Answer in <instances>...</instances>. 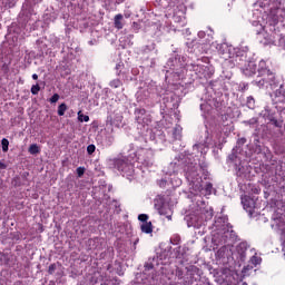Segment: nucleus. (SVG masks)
I'll list each match as a JSON object with an SVG mask.
<instances>
[{
  "instance_id": "5701e85b",
  "label": "nucleus",
  "mask_w": 285,
  "mask_h": 285,
  "mask_svg": "<svg viewBox=\"0 0 285 285\" xmlns=\"http://www.w3.org/2000/svg\"><path fill=\"white\" fill-rule=\"evenodd\" d=\"M1 145H2V151L8 153V147L10 146V141L7 138H3L1 140Z\"/></svg>"
},
{
  "instance_id": "aec40b11",
  "label": "nucleus",
  "mask_w": 285,
  "mask_h": 285,
  "mask_svg": "<svg viewBox=\"0 0 285 285\" xmlns=\"http://www.w3.org/2000/svg\"><path fill=\"white\" fill-rule=\"evenodd\" d=\"M29 153L30 155H39L40 153L39 146L37 144L30 145Z\"/></svg>"
},
{
  "instance_id": "72a5a7b5",
  "label": "nucleus",
  "mask_w": 285,
  "mask_h": 285,
  "mask_svg": "<svg viewBox=\"0 0 285 285\" xmlns=\"http://www.w3.org/2000/svg\"><path fill=\"white\" fill-rule=\"evenodd\" d=\"M53 48H59V39L53 37Z\"/></svg>"
},
{
  "instance_id": "6e6552de",
  "label": "nucleus",
  "mask_w": 285,
  "mask_h": 285,
  "mask_svg": "<svg viewBox=\"0 0 285 285\" xmlns=\"http://www.w3.org/2000/svg\"><path fill=\"white\" fill-rule=\"evenodd\" d=\"M198 37L199 39H205L203 40L200 43L203 45L202 50H199V52H208V46H210V48H215V50H217V52H219V43L217 42H212L213 41V33H207L205 31H199L198 32Z\"/></svg>"
},
{
  "instance_id": "7c9ffc66",
  "label": "nucleus",
  "mask_w": 285,
  "mask_h": 285,
  "mask_svg": "<svg viewBox=\"0 0 285 285\" xmlns=\"http://www.w3.org/2000/svg\"><path fill=\"white\" fill-rule=\"evenodd\" d=\"M76 171H77L78 177H83V173H86V168H83V167H78V168L76 169Z\"/></svg>"
},
{
  "instance_id": "2f4dec72",
  "label": "nucleus",
  "mask_w": 285,
  "mask_h": 285,
  "mask_svg": "<svg viewBox=\"0 0 285 285\" xmlns=\"http://www.w3.org/2000/svg\"><path fill=\"white\" fill-rule=\"evenodd\" d=\"M50 104H57L59 101V94H55L50 99Z\"/></svg>"
},
{
  "instance_id": "cd10ccee",
  "label": "nucleus",
  "mask_w": 285,
  "mask_h": 285,
  "mask_svg": "<svg viewBox=\"0 0 285 285\" xmlns=\"http://www.w3.org/2000/svg\"><path fill=\"white\" fill-rule=\"evenodd\" d=\"M39 90H41V87H39V85H33L31 87V94L33 95H39Z\"/></svg>"
},
{
  "instance_id": "c756f323",
  "label": "nucleus",
  "mask_w": 285,
  "mask_h": 285,
  "mask_svg": "<svg viewBox=\"0 0 285 285\" xmlns=\"http://www.w3.org/2000/svg\"><path fill=\"white\" fill-rule=\"evenodd\" d=\"M220 220L223 219V224H224V226H228V218L225 216V217H223V218H219ZM219 219L215 223L216 224V228H219V225H217V224H219Z\"/></svg>"
},
{
  "instance_id": "a878e982",
  "label": "nucleus",
  "mask_w": 285,
  "mask_h": 285,
  "mask_svg": "<svg viewBox=\"0 0 285 285\" xmlns=\"http://www.w3.org/2000/svg\"><path fill=\"white\" fill-rule=\"evenodd\" d=\"M138 220L141 222V224L148 223V215L146 214L138 215Z\"/></svg>"
},
{
  "instance_id": "39448f33",
  "label": "nucleus",
  "mask_w": 285,
  "mask_h": 285,
  "mask_svg": "<svg viewBox=\"0 0 285 285\" xmlns=\"http://www.w3.org/2000/svg\"><path fill=\"white\" fill-rule=\"evenodd\" d=\"M135 117L138 124V128L142 130V132L146 131L145 134L146 141H148V139L149 141H155L157 139V136H155V132H153L149 128L153 119L150 118V115L146 114V109H136Z\"/></svg>"
},
{
  "instance_id": "f257e3e1",
  "label": "nucleus",
  "mask_w": 285,
  "mask_h": 285,
  "mask_svg": "<svg viewBox=\"0 0 285 285\" xmlns=\"http://www.w3.org/2000/svg\"><path fill=\"white\" fill-rule=\"evenodd\" d=\"M209 144L210 138L207 137L204 142L194 145L191 155L183 160L173 161L163 169L165 178L159 181L160 188H166L168 184L174 188H179L181 186V178L177 175H179V170H181V165L184 164V173L188 183L189 193L195 197L194 202H196L198 207L193 214L185 216L188 228H202L206 222L213 219V207L206 205V200H204V197L213 195V184H204L202 173L205 169L204 165L199 163V157L204 158V155L208 153Z\"/></svg>"
},
{
  "instance_id": "c03bdc74",
  "label": "nucleus",
  "mask_w": 285,
  "mask_h": 285,
  "mask_svg": "<svg viewBox=\"0 0 285 285\" xmlns=\"http://www.w3.org/2000/svg\"><path fill=\"white\" fill-rule=\"evenodd\" d=\"M49 271H52V266L49 267Z\"/></svg>"
},
{
  "instance_id": "7ed1b4c3",
  "label": "nucleus",
  "mask_w": 285,
  "mask_h": 285,
  "mask_svg": "<svg viewBox=\"0 0 285 285\" xmlns=\"http://www.w3.org/2000/svg\"><path fill=\"white\" fill-rule=\"evenodd\" d=\"M218 55L232 66H238L245 77H253L257 72V65L248 60V47H233L228 43L218 45Z\"/></svg>"
},
{
  "instance_id": "4c0bfd02",
  "label": "nucleus",
  "mask_w": 285,
  "mask_h": 285,
  "mask_svg": "<svg viewBox=\"0 0 285 285\" xmlns=\"http://www.w3.org/2000/svg\"><path fill=\"white\" fill-rule=\"evenodd\" d=\"M6 168V165L3 163H0V169Z\"/></svg>"
},
{
  "instance_id": "f704fd0d",
  "label": "nucleus",
  "mask_w": 285,
  "mask_h": 285,
  "mask_svg": "<svg viewBox=\"0 0 285 285\" xmlns=\"http://www.w3.org/2000/svg\"><path fill=\"white\" fill-rule=\"evenodd\" d=\"M238 145L240 146H244V144H246V138H240L238 141H237Z\"/></svg>"
},
{
  "instance_id": "c9c22d12",
  "label": "nucleus",
  "mask_w": 285,
  "mask_h": 285,
  "mask_svg": "<svg viewBox=\"0 0 285 285\" xmlns=\"http://www.w3.org/2000/svg\"><path fill=\"white\" fill-rule=\"evenodd\" d=\"M134 29L136 30V32L139 30V23L134 22Z\"/></svg>"
},
{
  "instance_id": "37998d69",
  "label": "nucleus",
  "mask_w": 285,
  "mask_h": 285,
  "mask_svg": "<svg viewBox=\"0 0 285 285\" xmlns=\"http://www.w3.org/2000/svg\"><path fill=\"white\" fill-rule=\"evenodd\" d=\"M138 243H139V239H137V240L135 242V245L138 244Z\"/></svg>"
},
{
  "instance_id": "4be33fe9",
  "label": "nucleus",
  "mask_w": 285,
  "mask_h": 285,
  "mask_svg": "<svg viewBox=\"0 0 285 285\" xmlns=\"http://www.w3.org/2000/svg\"><path fill=\"white\" fill-rule=\"evenodd\" d=\"M247 108H249L250 110L255 108V98H253V96L247 97Z\"/></svg>"
},
{
  "instance_id": "393cba45",
  "label": "nucleus",
  "mask_w": 285,
  "mask_h": 285,
  "mask_svg": "<svg viewBox=\"0 0 285 285\" xmlns=\"http://www.w3.org/2000/svg\"><path fill=\"white\" fill-rule=\"evenodd\" d=\"M109 86H110L111 88H119V87H121V80H119V79H114V80L110 81Z\"/></svg>"
},
{
  "instance_id": "dca6fc26",
  "label": "nucleus",
  "mask_w": 285,
  "mask_h": 285,
  "mask_svg": "<svg viewBox=\"0 0 285 285\" xmlns=\"http://www.w3.org/2000/svg\"><path fill=\"white\" fill-rule=\"evenodd\" d=\"M171 135L175 140L181 139V126L176 125L171 130Z\"/></svg>"
},
{
  "instance_id": "a19ab883",
  "label": "nucleus",
  "mask_w": 285,
  "mask_h": 285,
  "mask_svg": "<svg viewBox=\"0 0 285 285\" xmlns=\"http://www.w3.org/2000/svg\"><path fill=\"white\" fill-rule=\"evenodd\" d=\"M255 121H257V120H256V119H252V120H250V124H255Z\"/></svg>"
},
{
  "instance_id": "20e7f679",
  "label": "nucleus",
  "mask_w": 285,
  "mask_h": 285,
  "mask_svg": "<svg viewBox=\"0 0 285 285\" xmlns=\"http://www.w3.org/2000/svg\"><path fill=\"white\" fill-rule=\"evenodd\" d=\"M258 78L254 81V86L257 88H271L275 90L277 82L275 81V73L268 69L266 61L261 60L257 67Z\"/></svg>"
},
{
  "instance_id": "ea45409f",
  "label": "nucleus",
  "mask_w": 285,
  "mask_h": 285,
  "mask_svg": "<svg viewBox=\"0 0 285 285\" xmlns=\"http://www.w3.org/2000/svg\"><path fill=\"white\" fill-rule=\"evenodd\" d=\"M24 21H26L27 23H29V22H30V20H29L28 18H24Z\"/></svg>"
},
{
  "instance_id": "e433bc0d",
  "label": "nucleus",
  "mask_w": 285,
  "mask_h": 285,
  "mask_svg": "<svg viewBox=\"0 0 285 285\" xmlns=\"http://www.w3.org/2000/svg\"><path fill=\"white\" fill-rule=\"evenodd\" d=\"M32 79H35V80L39 79V76L37 73H33Z\"/></svg>"
},
{
  "instance_id": "2eb2a0df",
  "label": "nucleus",
  "mask_w": 285,
  "mask_h": 285,
  "mask_svg": "<svg viewBox=\"0 0 285 285\" xmlns=\"http://www.w3.org/2000/svg\"><path fill=\"white\" fill-rule=\"evenodd\" d=\"M122 20H124V16L121 13H118L115 16L114 23L117 30H121L124 28V22H121Z\"/></svg>"
},
{
  "instance_id": "f03ea898",
  "label": "nucleus",
  "mask_w": 285,
  "mask_h": 285,
  "mask_svg": "<svg viewBox=\"0 0 285 285\" xmlns=\"http://www.w3.org/2000/svg\"><path fill=\"white\" fill-rule=\"evenodd\" d=\"M135 157L137 164L136 169L135 165L126 157L109 159V166H114V168L121 173L122 177H127L129 181H132V179L139 177L141 168H150L153 166L154 153L150 149L139 148L136 150Z\"/></svg>"
},
{
  "instance_id": "c85d7f7f",
  "label": "nucleus",
  "mask_w": 285,
  "mask_h": 285,
  "mask_svg": "<svg viewBox=\"0 0 285 285\" xmlns=\"http://www.w3.org/2000/svg\"><path fill=\"white\" fill-rule=\"evenodd\" d=\"M97 150V147L95 145H88L87 153L88 155H92Z\"/></svg>"
},
{
  "instance_id": "9b49d317",
  "label": "nucleus",
  "mask_w": 285,
  "mask_h": 285,
  "mask_svg": "<svg viewBox=\"0 0 285 285\" xmlns=\"http://www.w3.org/2000/svg\"><path fill=\"white\" fill-rule=\"evenodd\" d=\"M114 144H115V135L112 134V127H109L107 125L104 132L102 145H105L108 148Z\"/></svg>"
},
{
  "instance_id": "4468645a",
  "label": "nucleus",
  "mask_w": 285,
  "mask_h": 285,
  "mask_svg": "<svg viewBox=\"0 0 285 285\" xmlns=\"http://www.w3.org/2000/svg\"><path fill=\"white\" fill-rule=\"evenodd\" d=\"M141 233H145L146 235H150L153 233V223H141L140 225Z\"/></svg>"
},
{
  "instance_id": "6ab92c4d",
  "label": "nucleus",
  "mask_w": 285,
  "mask_h": 285,
  "mask_svg": "<svg viewBox=\"0 0 285 285\" xmlns=\"http://www.w3.org/2000/svg\"><path fill=\"white\" fill-rule=\"evenodd\" d=\"M78 121L81 124L90 121V117L88 115H83L81 111H78Z\"/></svg>"
},
{
  "instance_id": "ddd939ff",
  "label": "nucleus",
  "mask_w": 285,
  "mask_h": 285,
  "mask_svg": "<svg viewBox=\"0 0 285 285\" xmlns=\"http://www.w3.org/2000/svg\"><path fill=\"white\" fill-rule=\"evenodd\" d=\"M250 253L253 254V256L249 258V264L252 266H259V264H262V256L257 254L255 248H252Z\"/></svg>"
},
{
  "instance_id": "423d86ee",
  "label": "nucleus",
  "mask_w": 285,
  "mask_h": 285,
  "mask_svg": "<svg viewBox=\"0 0 285 285\" xmlns=\"http://www.w3.org/2000/svg\"><path fill=\"white\" fill-rule=\"evenodd\" d=\"M166 70V79L174 78V81H179V79H184V75H186V65L181 63L179 58H170L167 61Z\"/></svg>"
},
{
  "instance_id": "b1692460",
  "label": "nucleus",
  "mask_w": 285,
  "mask_h": 285,
  "mask_svg": "<svg viewBox=\"0 0 285 285\" xmlns=\"http://www.w3.org/2000/svg\"><path fill=\"white\" fill-rule=\"evenodd\" d=\"M253 271V265H247L242 269L243 277H248V272Z\"/></svg>"
},
{
  "instance_id": "473e14b6",
  "label": "nucleus",
  "mask_w": 285,
  "mask_h": 285,
  "mask_svg": "<svg viewBox=\"0 0 285 285\" xmlns=\"http://www.w3.org/2000/svg\"><path fill=\"white\" fill-rule=\"evenodd\" d=\"M229 160L233 161L235 165L237 164V155H235V151L229 155Z\"/></svg>"
},
{
  "instance_id": "f3484780",
  "label": "nucleus",
  "mask_w": 285,
  "mask_h": 285,
  "mask_svg": "<svg viewBox=\"0 0 285 285\" xmlns=\"http://www.w3.org/2000/svg\"><path fill=\"white\" fill-rule=\"evenodd\" d=\"M156 266H159V258H153L151 262L146 263L145 268L146 271H153Z\"/></svg>"
},
{
  "instance_id": "0eeeda50",
  "label": "nucleus",
  "mask_w": 285,
  "mask_h": 285,
  "mask_svg": "<svg viewBox=\"0 0 285 285\" xmlns=\"http://www.w3.org/2000/svg\"><path fill=\"white\" fill-rule=\"evenodd\" d=\"M189 70H193L199 79H210L213 77L214 70L208 65H202L199 62L193 63L189 67Z\"/></svg>"
},
{
  "instance_id": "9d476101",
  "label": "nucleus",
  "mask_w": 285,
  "mask_h": 285,
  "mask_svg": "<svg viewBox=\"0 0 285 285\" xmlns=\"http://www.w3.org/2000/svg\"><path fill=\"white\" fill-rule=\"evenodd\" d=\"M248 250V243L243 242L236 247V262L239 266L246 262V252Z\"/></svg>"
},
{
  "instance_id": "a18cd8bd",
  "label": "nucleus",
  "mask_w": 285,
  "mask_h": 285,
  "mask_svg": "<svg viewBox=\"0 0 285 285\" xmlns=\"http://www.w3.org/2000/svg\"><path fill=\"white\" fill-rule=\"evenodd\" d=\"M242 285H248V283H243Z\"/></svg>"
},
{
  "instance_id": "f8f14e48",
  "label": "nucleus",
  "mask_w": 285,
  "mask_h": 285,
  "mask_svg": "<svg viewBox=\"0 0 285 285\" xmlns=\"http://www.w3.org/2000/svg\"><path fill=\"white\" fill-rule=\"evenodd\" d=\"M155 208L158 210L159 215H165L169 222L173 219V209H170L168 206H158L155 204Z\"/></svg>"
},
{
  "instance_id": "79ce46f5",
  "label": "nucleus",
  "mask_w": 285,
  "mask_h": 285,
  "mask_svg": "<svg viewBox=\"0 0 285 285\" xmlns=\"http://www.w3.org/2000/svg\"><path fill=\"white\" fill-rule=\"evenodd\" d=\"M174 19H175V21H179V18H177V17H174Z\"/></svg>"
},
{
  "instance_id": "1a4fd4ad",
  "label": "nucleus",
  "mask_w": 285,
  "mask_h": 285,
  "mask_svg": "<svg viewBox=\"0 0 285 285\" xmlns=\"http://www.w3.org/2000/svg\"><path fill=\"white\" fill-rule=\"evenodd\" d=\"M240 199L244 210L248 213L249 217H255L257 214V212H255L257 208L255 207V199L250 196H243Z\"/></svg>"
},
{
  "instance_id": "bb28decb",
  "label": "nucleus",
  "mask_w": 285,
  "mask_h": 285,
  "mask_svg": "<svg viewBox=\"0 0 285 285\" xmlns=\"http://www.w3.org/2000/svg\"><path fill=\"white\" fill-rule=\"evenodd\" d=\"M200 110L203 111V112H210V105H208V104H202L200 105Z\"/></svg>"
},
{
  "instance_id": "58836bf2",
  "label": "nucleus",
  "mask_w": 285,
  "mask_h": 285,
  "mask_svg": "<svg viewBox=\"0 0 285 285\" xmlns=\"http://www.w3.org/2000/svg\"><path fill=\"white\" fill-rule=\"evenodd\" d=\"M23 14H26V11H22V12L20 13V17H23Z\"/></svg>"
},
{
  "instance_id": "412c9836",
  "label": "nucleus",
  "mask_w": 285,
  "mask_h": 285,
  "mask_svg": "<svg viewBox=\"0 0 285 285\" xmlns=\"http://www.w3.org/2000/svg\"><path fill=\"white\" fill-rule=\"evenodd\" d=\"M122 120H124V117L118 115V116H116V119L114 121H111L110 125H108V127L112 128V126H119V124H121Z\"/></svg>"
},
{
  "instance_id": "a211bd4d",
  "label": "nucleus",
  "mask_w": 285,
  "mask_h": 285,
  "mask_svg": "<svg viewBox=\"0 0 285 285\" xmlns=\"http://www.w3.org/2000/svg\"><path fill=\"white\" fill-rule=\"evenodd\" d=\"M66 110H68V106L66 104H61L58 107V115L59 117H63L66 115Z\"/></svg>"
}]
</instances>
